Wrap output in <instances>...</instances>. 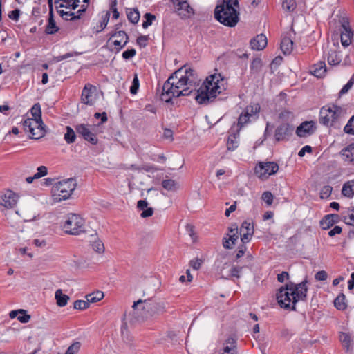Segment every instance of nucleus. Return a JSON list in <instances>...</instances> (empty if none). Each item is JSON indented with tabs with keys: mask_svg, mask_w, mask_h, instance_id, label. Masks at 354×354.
Listing matches in <instances>:
<instances>
[{
	"mask_svg": "<svg viewBox=\"0 0 354 354\" xmlns=\"http://www.w3.org/2000/svg\"><path fill=\"white\" fill-rule=\"evenodd\" d=\"M182 76L188 83L190 88H193V91H196V100L199 104H206L213 101L217 95L222 93L225 90L223 84L224 80L221 77V74H214L207 77L198 90H196L195 85L198 82V77L196 71L191 68H183Z\"/></svg>",
	"mask_w": 354,
	"mask_h": 354,
	"instance_id": "obj_1",
	"label": "nucleus"
},
{
	"mask_svg": "<svg viewBox=\"0 0 354 354\" xmlns=\"http://www.w3.org/2000/svg\"><path fill=\"white\" fill-rule=\"evenodd\" d=\"M183 68L172 73L162 86L160 98L167 103L171 102L173 97L188 96L194 91L182 76Z\"/></svg>",
	"mask_w": 354,
	"mask_h": 354,
	"instance_id": "obj_2",
	"label": "nucleus"
},
{
	"mask_svg": "<svg viewBox=\"0 0 354 354\" xmlns=\"http://www.w3.org/2000/svg\"><path fill=\"white\" fill-rule=\"evenodd\" d=\"M132 307L136 310L138 318L142 320L156 317L166 311L165 303L154 298L139 299Z\"/></svg>",
	"mask_w": 354,
	"mask_h": 354,
	"instance_id": "obj_3",
	"label": "nucleus"
},
{
	"mask_svg": "<svg viewBox=\"0 0 354 354\" xmlns=\"http://www.w3.org/2000/svg\"><path fill=\"white\" fill-rule=\"evenodd\" d=\"M214 17L224 26L234 27L239 20V12L234 7L219 3L214 9Z\"/></svg>",
	"mask_w": 354,
	"mask_h": 354,
	"instance_id": "obj_4",
	"label": "nucleus"
},
{
	"mask_svg": "<svg viewBox=\"0 0 354 354\" xmlns=\"http://www.w3.org/2000/svg\"><path fill=\"white\" fill-rule=\"evenodd\" d=\"M345 113L346 110L337 105L324 106L319 111V123L326 127L334 126Z\"/></svg>",
	"mask_w": 354,
	"mask_h": 354,
	"instance_id": "obj_5",
	"label": "nucleus"
},
{
	"mask_svg": "<svg viewBox=\"0 0 354 354\" xmlns=\"http://www.w3.org/2000/svg\"><path fill=\"white\" fill-rule=\"evenodd\" d=\"M76 186V181L72 178L55 183L52 189L55 200L60 201L68 199L75 189Z\"/></svg>",
	"mask_w": 354,
	"mask_h": 354,
	"instance_id": "obj_6",
	"label": "nucleus"
},
{
	"mask_svg": "<svg viewBox=\"0 0 354 354\" xmlns=\"http://www.w3.org/2000/svg\"><path fill=\"white\" fill-rule=\"evenodd\" d=\"M63 229L66 234L78 235L84 230V220L79 215L69 214L67 215Z\"/></svg>",
	"mask_w": 354,
	"mask_h": 354,
	"instance_id": "obj_7",
	"label": "nucleus"
},
{
	"mask_svg": "<svg viewBox=\"0 0 354 354\" xmlns=\"http://www.w3.org/2000/svg\"><path fill=\"white\" fill-rule=\"evenodd\" d=\"M308 281L306 279L303 281L299 283H294L292 282H290L288 283V286L290 288L292 297V309L293 310H296V304L299 301H306L307 299V292H308V287H307Z\"/></svg>",
	"mask_w": 354,
	"mask_h": 354,
	"instance_id": "obj_8",
	"label": "nucleus"
},
{
	"mask_svg": "<svg viewBox=\"0 0 354 354\" xmlns=\"http://www.w3.org/2000/svg\"><path fill=\"white\" fill-rule=\"evenodd\" d=\"M89 1L90 0H82L83 4L81 6V8L77 10V14L74 13V17L70 18V21H75L80 19L82 15L86 12ZM59 1L62 2L59 5V8L64 7L71 10H75L80 3V0H55V3L57 4Z\"/></svg>",
	"mask_w": 354,
	"mask_h": 354,
	"instance_id": "obj_9",
	"label": "nucleus"
},
{
	"mask_svg": "<svg viewBox=\"0 0 354 354\" xmlns=\"http://www.w3.org/2000/svg\"><path fill=\"white\" fill-rule=\"evenodd\" d=\"M279 169V166L274 162H259L254 168V173L259 178H267L269 176L274 174Z\"/></svg>",
	"mask_w": 354,
	"mask_h": 354,
	"instance_id": "obj_10",
	"label": "nucleus"
},
{
	"mask_svg": "<svg viewBox=\"0 0 354 354\" xmlns=\"http://www.w3.org/2000/svg\"><path fill=\"white\" fill-rule=\"evenodd\" d=\"M290 288L288 283L285 286L280 288L277 293V299L280 306L284 309L293 310L292 309V297Z\"/></svg>",
	"mask_w": 354,
	"mask_h": 354,
	"instance_id": "obj_11",
	"label": "nucleus"
},
{
	"mask_svg": "<svg viewBox=\"0 0 354 354\" xmlns=\"http://www.w3.org/2000/svg\"><path fill=\"white\" fill-rule=\"evenodd\" d=\"M342 28L341 42L343 46L347 47L351 44L353 37V32L350 27L349 22L347 19H342Z\"/></svg>",
	"mask_w": 354,
	"mask_h": 354,
	"instance_id": "obj_12",
	"label": "nucleus"
},
{
	"mask_svg": "<svg viewBox=\"0 0 354 354\" xmlns=\"http://www.w3.org/2000/svg\"><path fill=\"white\" fill-rule=\"evenodd\" d=\"M316 123L313 121L303 122L296 129V134L300 138H306L315 133Z\"/></svg>",
	"mask_w": 354,
	"mask_h": 354,
	"instance_id": "obj_13",
	"label": "nucleus"
},
{
	"mask_svg": "<svg viewBox=\"0 0 354 354\" xmlns=\"http://www.w3.org/2000/svg\"><path fill=\"white\" fill-rule=\"evenodd\" d=\"M293 129L294 127L288 123H283L280 124L275 130L274 138L276 140L279 142L288 140L292 135Z\"/></svg>",
	"mask_w": 354,
	"mask_h": 354,
	"instance_id": "obj_14",
	"label": "nucleus"
},
{
	"mask_svg": "<svg viewBox=\"0 0 354 354\" xmlns=\"http://www.w3.org/2000/svg\"><path fill=\"white\" fill-rule=\"evenodd\" d=\"M18 195L11 190H7L0 198V204L7 209H12L17 205Z\"/></svg>",
	"mask_w": 354,
	"mask_h": 354,
	"instance_id": "obj_15",
	"label": "nucleus"
},
{
	"mask_svg": "<svg viewBox=\"0 0 354 354\" xmlns=\"http://www.w3.org/2000/svg\"><path fill=\"white\" fill-rule=\"evenodd\" d=\"M75 130L79 135H81L82 138L91 143L92 145H96L98 139L95 133L91 132L88 129V125L84 124H80L76 126Z\"/></svg>",
	"mask_w": 354,
	"mask_h": 354,
	"instance_id": "obj_16",
	"label": "nucleus"
},
{
	"mask_svg": "<svg viewBox=\"0 0 354 354\" xmlns=\"http://www.w3.org/2000/svg\"><path fill=\"white\" fill-rule=\"evenodd\" d=\"M96 91V87L91 84H86L81 95V101L82 103L87 105H93L94 101L93 99V94Z\"/></svg>",
	"mask_w": 354,
	"mask_h": 354,
	"instance_id": "obj_17",
	"label": "nucleus"
},
{
	"mask_svg": "<svg viewBox=\"0 0 354 354\" xmlns=\"http://www.w3.org/2000/svg\"><path fill=\"white\" fill-rule=\"evenodd\" d=\"M111 37H117L118 39L113 41V44L116 48V53H118L122 48H124L129 41V36L122 30L115 31L111 34Z\"/></svg>",
	"mask_w": 354,
	"mask_h": 354,
	"instance_id": "obj_18",
	"label": "nucleus"
},
{
	"mask_svg": "<svg viewBox=\"0 0 354 354\" xmlns=\"http://www.w3.org/2000/svg\"><path fill=\"white\" fill-rule=\"evenodd\" d=\"M178 14L182 19L189 18L194 15V9L189 6L187 0L179 1L176 4Z\"/></svg>",
	"mask_w": 354,
	"mask_h": 354,
	"instance_id": "obj_19",
	"label": "nucleus"
},
{
	"mask_svg": "<svg viewBox=\"0 0 354 354\" xmlns=\"http://www.w3.org/2000/svg\"><path fill=\"white\" fill-rule=\"evenodd\" d=\"M267 37L263 34L257 35L250 41V46L252 50H261L267 46Z\"/></svg>",
	"mask_w": 354,
	"mask_h": 354,
	"instance_id": "obj_20",
	"label": "nucleus"
},
{
	"mask_svg": "<svg viewBox=\"0 0 354 354\" xmlns=\"http://www.w3.org/2000/svg\"><path fill=\"white\" fill-rule=\"evenodd\" d=\"M32 120L37 122V124L35 126L32 125L33 131L32 132H30L31 136L30 138L32 139H39L43 137L46 133L45 124H44L42 120H39L32 119Z\"/></svg>",
	"mask_w": 354,
	"mask_h": 354,
	"instance_id": "obj_21",
	"label": "nucleus"
},
{
	"mask_svg": "<svg viewBox=\"0 0 354 354\" xmlns=\"http://www.w3.org/2000/svg\"><path fill=\"white\" fill-rule=\"evenodd\" d=\"M339 216L337 214H331L326 215L320 221V225L323 230H328L338 221Z\"/></svg>",
	"mask_w": 354,
	"mask_h": 354,
	"instance_id": "obj_22",
	"label": "nucleus"
},
{
	"mask_svg": "<svg viewBox=\"0 0 354 354\" xmlns=\"http://www.w3.org/2000/svg\"><path fill=\"white\" fill-rule=\"evenodd\" d=\"M59 28L56 25L54 19L53 11L49 10V17L48 20V24L46 26L45 32L47 35H53L58 32Z\"/></svg>",
	"mask_w": 354,
	"mask_h": 354,
	"instance_id": "obj_23",
	"label": "nucleus"
},
{
	"mask_svg": "<svg viewBox=\"0 0 354 354\" xmlns=\"http://www.w3.org/2000/svg\"><path fill=\"white\" fill-rule=\"evenodd\" d=\"M340 154L345 161L354 164V143H351L347 147L342 149Z\"/></svg>",
	"mask_w": 354,
	"mask_h": 354,
	"instance_id": "obj_24",
	"label": "nucleus"
},
{
	"mask_svg": "<svg viewBox=\"0 0 354 354\" xmlns=\"http://www.w3.org/2000/svg\"><path fill=\"white\" fill-rule=\"evenodd\" d=\"M311 73L317 77L321 78L324 76L326 72V66L324 62H319L315 64L312 70Z\"/></svg>",
	"mask_w": 354,
	"mask_h": 354,
	"instance_id": "obj_25",
	"label": "nucleus"
},
{
	"mask_svg": "<svg viewBox=\"0 0 354 354\" xmlns=\"http://www.w3.org/2000/svg\"><path fill=\"white\" fill-rule=\"evenodd\" d=\"M293 41L290 37H285L281 42V49L284 55H289L292 50Z\"/></svg>",
	"mask_w": 354,
	"mask_h": 354,
	"instance_id": "obj_26",
	"label": "nucleus"
},
{
	"mask_svg": "<svg viewBox=\"0 0 354 354\" xmlns=\"http://www.w3.org/2000/svg\"><path fill=\"white\" fill-rule=\"evenodd\" d=\"M55 297L56 299L57 305L59 307H64L66 306L68 301L69 300V297L63 294L61 289L56 290Z\"/></svg>",
	"mask_w": 354,
	"mask_h": 354,
	"instance_id": "obj_27",
	"label": "nucleus"
},
{
	"mask_svg": "<svg viewBox=\"0 0 354 354\" xmlns=\"http://www.w3.org/2000/svg\"><path fill=\"white\" fill-rule=\"evenodd\" d=\"M260 111V105L259 104H254L248 106L244 112L249 115L252 120L258 118V113Z\"/></svg>",
	"mask_w": 354,
	"mask_h": 354,
	"instance_id": "obj_28",
	"label": "nucleus"
},
{
	"mask_svg": "<svg viewBox=\"0 0 354 354\" xmlns=\"http://www.w3.org/2000/svg\"><path fill=\"white\" fill-rule=\"evenodd\" d=\"M342 193L348 198H352L354 196V180L348 181L343 185Z\"/></svg>",
	"mask_w": 354,
	"mask_h": 354,
	"instance_id": "obj_29",
	"label": "nucleus"
},
{
	"mask_svg": "<svg viewBox=\"0 0 354 354\" xmlns=\"http://www.w3.org/2000/svg\"><path fill=\"white\" fill-rule=\"evenodd\" d=\"M334 306L339 310H344L347 308L346 303V296L344 293H340L334 300Z\"/></svg>",
	"mask_w": 354,
	"mask_h": 354,
	"instance_id": "obj_30",
	"label": "nucleus"
},
{
	"mask_svg": "<svg viewBox=\"0 0 354 354\" xmlns=\"http://www.w3.org/2000/svg\"><path fill=\"white\" fill-rule=\"evenodd\" d=\"M127 17L130 22L137 24L140 19V12L138 8L127 9Z\"/></svg>",
	"mask_w": 354,
	"mask_h": 354,
	"instance_id": "obj_31",
	"label": "nucleus"
},
{
	"mask_svg": "<svg viewBox=\"0 0 354 354\" xmlns=\"http://www.w3.org/2000/svg\"><path fill=\"white\" fill-rule=\"evenodd\" d=\"M342 61L341 57L339 56L338 53L335 50H330L328 52V63L331 66H337Z\"/></svg>",
	"mask_w": 354,
	"mask_h": 354,
	"instance_id": "obj_32",
	"label": "nucleus"
},
{
	"mask_svg": "<svg viewBox=\"0 0 354 354\" xmlns=\"http://www.w3.org/2000/svg\"><path fill=\"white\" fill-rule=\"evenodd\" d=\"M339 339L343 347L346 350H348L351 346L353 342L351 335L348 333L342 332L339 334Z\"/></svg>",
	"mask_w": 354,
	"mask_h": 354,
	"instance_id": "obj_33",
	"label": "nucleus"
},
{
	"mask_svg": "<svg viewBox=\"0 0 354 354\" xmlns=\"http://www.w3.org/2000/svg\"><path fill=\"white\" fill-rule=\"evenodd\" d=\"M238 137L236 134H230L227 142V148L230 151H234L238 147Z\"/></svg>",
	"mask_w": 354,
	"mask_h": 354,
	"instance_id": "obj_34",
	"label": "nucleus"
},
{
	"mask_svg": "<svg viewBox=\"0 0 354 354\" xmlns=\"http://www.w3.org/2000/svg\"><path fill=\"white\" fill-rule=\"evenodd\" d=\"M162 187L167 191H176L178 189V184L172 179L163 180L162 181Z\"/></svg>",
	"mask_w": 354,
	"mask_h": 354,
	"instance_id": "obj_35",
	"label": "nucleus"
},
{
	"mask_svg": "<svg viewBox=\"0 0 354 354\" xmlns=\"http://www.w3.org/2000/svg\"><path fill=\"white\" fill-rule=\"evenodd\" d=\"M66 133L64 134V140L68 144L73 143L76 139L74 130L69 126H66Z\"/></svg>",
	"mask_w": 354,
	"mask_h": 354,
	"instance_id": "obj_36",
	"label": "nucleus"
},
{
	"mask_svg": "<svg viewBox=\"0 0 354 354\" xmlns=\"http://www.w3.org/2000/svg\"><path fill=\"white\" fill-rule=\"evenodd\" d=\"M104 297V294L102 292L98 291L95 294H89L87 295L86 298L88 300V303H95L100 301Z\"/></svg>",
	"mask_w": 354,
	"mask_h": 354,
	"instance_id": "obj_37",
	"label": "nucleus"
},
{
	"mask_svg": "<svg viewBox=\"0 0 354 354\" xmlns=\"http://www.w3.org/2000/svg\"><path fill=\"white\" fill-rule=\"evenodd\" d=\"M31 114L34 117L33 119L41 120V106L39 103H36L31 108Z\"/></svg>",
	"mask_w": 354,
	"mask_h": 354,
	"instance_id": "obj_38",
	"label": "nucleus"
},
{
	"mask_svg": "<svg viewBox=\"0 0 354 354\" xmlns=\"http://www.w3.org/2000/svg\"><path fill=\"white\" fill-rule=\"evenodd\" d=\"M282 7L287 11L292 12L296 8V1L295 0H283Z\"/></svg>",
	"mask_w": 354,
	"mask_h": 354,
	"instance_id": "obj_39",
	"label": "nucleus"
},
{
	"mask_svg": "<svg viewBox=\"0 0 354 354\" xmlns=\"http://www.w3.org/2000/svg\"><path fill=\"white\" fill-rule=\"evenodd\" d=\"M37 124V122L35 120H32V118H27L22 123L24 131H28L30 133L32 132L33 131L32 125L35 126Z\"/></svg>",
	"mask_w": 354,
	"mask_h": 354,
	"instance_id": "obj_40",
	"label": "nucleus"
},
{
	"mask_svg": "<svg viewBox=\"0 0 354 354\" xmlns=\"http://www.w3.org/2000/svg\"><path fill=\"white\" fill-rule=\"evenodd\" d=\"M344 131L349 135H354V115H353L344 128Z\"/></svg>",
	"mask_w": 354,
	"mask_h": 354,
	"instance_id": "obj_41",
	"label": "nucleus"
},
{
	"mask_svg": "<svg viewBox=\"0 0 354 354\" xmlns=\"http://www.w3.org/2000/svg\"><path fill=\"white\" fill-rule=\"evenodd\" d=\"M89 306L90 305H89L88 300H86V301L76 300L73 303V308L75 309L81 310L87 309L89 307Z\"/></svg>",
	"mask_w": 354,
	"mask_h": 354,
	"instance_id": "obj_42",
	"label": "nucleus"
},
{
	"mask_svg": "<svg viewBox=\"0 0 354 354\" xmlns=\"http://www.w3.org/2000/svg\"><path fill=\"white\" fill-rule=\"evenodd\" d=\"M144 17L145 19V21L142 23V27L144 28H147L151 26L153 23V21L156 19V16L149 12L145 13Z\"/></svg>",
	"mask_w": 354,
	"mask_h": 354,
	"instance_id": "obj_43",
	"label": "nucleus"
},
{
	"mask_svg": "<svg viewBox=\"0 0 354 354\" xmlns=\"http://www.w3.org/2000/svg\"><path fill=\"white\" fill-rule=\"evenodd\" d=\"M243 267L239 266H234L232 267L230 271V277H236L239 279L241 277V273L242 272Z\"/></svg>",
	"mask_w": 354,
	"mask_h": 354,
	"instance_id": "obj_44",
	"label": "nucleus"
},
{
	"mask_svg": "<svg viewBox=\"0 0 354 354\" xmlns=\"http://www.w3.org/2000/svg\"><path fill=\"white\" fill-rule=\"evenodd\" d=\"M252 120V119L243 111L239 117L238 125L240 128H242L245 124Z\"/></svg>",
	"mask_w": 354,
	"mask_h": 354,
	"instance_id": "obj_45",
	"label": "nucleus"
},
{
	"mask_svg": "<svg viewBox=\"0 0 354 354\" xmlns=\"http://www.w3.org/2000/svg\"><path fill=\"white\" fill-rule=\"evenodd\" d=\"M353 84H354V75H353L351 77V78L349 80V81L341 89V91L339 93V96L341 97L342 95L346 94L351 88Z\"/></svg>",
	"mask_w": 354,
	"mask_h": 354,
	"instance_id": "obj_46",
	"label": "nucleus"
},
{
	"mask_svg": "<svg viewBox=\"0 0 354 354\" xmlns=\"http://www.w3.org/2000/svg\"><path fill=\"white\" fill-rule=\"evenodd\" d=\"M333 188L330 185L324 186L320 191V198H328L332 192Z\"/></svg>",
	"mask_w": 354,
	"mask_h": 354,
	"instance_id": "obj_47",
	"label": "nucleus"
},
{
	"mask_svg": "<svg viewBox=\"0 0 354 354\" xmlns=\"http://www.w3.org/2000/svg\"><path fill=\"white\" fill-rule=\"evenodd\" d=\"M80 343L79 342H75L73 343L66 350L65 354H75L78 352L80 348Z\"/></svg>",
	"mask_w": 354,
	"mask_h": 354,
	"instance_id": "obj_48",
	"label": "nucleus"
},
{
	"mask_svg": "<svg viewBox=\"0 0 354 354\" xmlns=\"http://www.w3.org/2000/svg\"><path fill=\"white\" fill-rule=\"evenodd\" d=\"M139 85V80L138 75L136 74L133 79L132 85L130 87V92L131 94L135 95L137 93Z\"/></svg>",
	"mask_w": 354,
	"mask_h": 354,
	"instance_id": "obj_49",
	"label": "nucleus"
},
{
	"mask_svg": "<svg viewBox=\"0 0 354 354\" xmlns=\"http://www.w3.org/2000/svg\"><path fill=\"white\" fill-rule=\"evenodd\" d=\"M92 247L93 249L98 253H102L104 251V244L100 240L93 241Z\"/></svg>",
	"mask_w": 354,
	"mask_h": 354,
	"instance_id": "obj_50",
	"label": "nucleus"
},
{
	"mask_svg": "<svg viewBox=\"0 0 354 354\" xmlns=\"http://www.w3.org/2000/svg\"><path fill=\"white\" fill-rule=\"evenodd\" d=\"M241 233V240L242 241L243 243H248L253 234H254V232L253 231H247V232H240Z\"/></svg>",
	"mask_w": 354,
	"mask_h": 354,
	"instance_id": "obj_51",
	"label": "nucleus"
},
{
	"mask_svg": "<svg viewBox=\"0 0 354 354\" xmlns=\"http://www.w3.org/2000/svg\"><path fill=\"white\" fill-rule=\"evenodd\" d=\"M261 198L268 205H270L273 202V195L270 192H268V191L264 192L263 193Z\"/></svg>",
	"mask_w": 354,
	"mask_h": 354,
	"instance_id": "obj_52",
	"label": "nucleus"
},
{
	"mask_svg": "<svg viewBox=\"0 0 354 354\" xmlns=\"http://www.w3.org/2000/svg\"><path fill=\"white\" fill-rule=\"evenodd\" d=\"M261 67V61L259 58H255L253 59L252 64H251V70L253 71L255 73L259 72Z\"/></svg>",
	"mask_w": 354,
	"mask_h": 354,
	"instance_id": "obj_53",
	"label": "nucleus"
},
{
	"mask_svg": "<svg viewBox=\"0 0 354 354\" xmlns=\"http://www.w3.org/2000/svg\"><path fill=\"white\" fill-rule=\"evenodd\" d=\"M48 173L47 167L45 166H39L37 168V172L35 174V178H40L44 176H46Z\"/></svg>",
	"mask_w": 354,
	"mask_h": 354,
	"instance_id": "obj_54",
	"label": "nucleus"
},
{
	"mask_svg": "<svg viewBox=\"0 0 354 354\" xmlns=\"http://www.w3.org/2000/svg\"><path fill=\"white\" fill-rule=\"evenodd\" d=\"M122 340L129 346H132L133 342V337L130 335L127 330L124 332L123 330H122Z\"/></svg>",
	"mask_w": 354,
	"mask_h": 354,
	"instance_id": "obj_55",
	"label": "nucleus"
},
{
	"mask_svg": "<svg viewBox=\"0 0 354 354\" xmlns=\"http://www.w3.org/2000/svg\"><path fill=\"white\" fill-rule=\"evenodd\" d=\"M344 221L347 225H354V209L351 211L348 216L344 217Z\"/></svg>",
	"mask_w": 354,
	"mask_h": 354,
	"instance_id": "obj_56",
	"label": "nucleus"
},
{
	"mask_svg": "<svg viewBox=\"0 0 354 354\" xmlns=\"http://www.w3.org/2000/svg\"><path fill=\"white\" fill-rule=\"evenodd\" d=\"M136 51L134 48L128 49L122 53V58L129 59L136 55Z\"/></svg>",
	"mask_w": 354,
	"mask_h": 354,
	"instance_id": "obj_57",
	"label": "nucleus"
},
{
	"mask_svg": "<svg viewBox=\"0 0 354 354\" xmlns=\"http://www.w3.org/2000/svg\"><path fill=\"white\" fill-rule=\"evenodd\" d=\"M250 230L254 232V227L251 226V223L250 222H248V221H245L241 226L240 232L247 231L250 232Z\"/></svg>",
	"mask_w": 354,
	"mask_h": 354,
	"instance_id": "obj_58",
	"label": "nucleus"
},
{
	"mask_svg": "<svg viewBox=\"0 0 354 354\" xmlns=\"http://www.w3.org/2000/svg\"><path fill=\"white\" fill-rule=\"evenodd\" d=\"M328 274L324 270L318 271L315 275V279L317 281H325L326 280Z\"/></svg>",
	"mask_w": 354,
	"mask_h": 354,
	"instance_id": "obj_59",
	"label": "nucleus"
},
{
	"mask_svg": "<svg viewBox=\"0 0 354 354\" xmlns=\"http://www.w3.org/2000/svg\"><path fill=\"white\" fill-rule=\"evenodd\" d=\"M222 245L224 248L225 249H232L234 247V245L230 241V239H228V236L225 235L223 239H222Z\"/></svg>",
	"mask_w": 354,
	"mask_h": 354,
	"instance_id": "obj_60",
	"label": "nucleus"
},
{
	"mask_svg": "<svg viewBox=\"0 0 354 354\" xmlns=\"http://www.w3.org/2000/svg\"><path fill=\"white\" fill-rule=\"evenodd\" d=\"M221 3H222L225 6L234 7L235 8H239V1L238 0H222Z\"/></svg>",
	"mask_w": 354,
	"mask_h": 354,
	"instance_id": "obj_61",
	"label": "nucleus"
},
{
	"mask_svg": "<svg viewBox=\"0 0 354 354\" xmlns=\"http://www.w3.org/2000/svg\"><path fill=\"white\" fill-rule=\"evenodd\" d=\"M202 260L200 259H195L193 260H191L189 262L190 266L193 268L194 270H198L201 265H202Z\"/></svg>",
	"mask_w": 354,
	"mask_h": 354,
	"instance_id": "obj_62",
	"label": "nucleus"
},
{
	"mask_svg": "<svg viewBox=\"0 0 354 354\" xmlns=\"http://www.w3.org/2000/svg\"><path fill=\"white\" fill-rule=\"evenodd\" d=\"M148 40V36H145V35H140L139 36L138 38H137V44L140 46V47H145L147 46V41Z\"/></svg>",
	"mask_w": 354,
	"mask_h": 354,
	"instance_id": "obj_63",
	"label": "nucleus"
},
{
	"mask_svg": "<svg viewBox=\"0 0 354 354\" xmlns=\"http://www.w3.org/2000/svg\"><path fill=\"white\" fill-rule=\"evenodd\" d=\"M21 314L22 315H19V316H18V317H17V319H18L20 322L23 323V324L28 323V322L30 321V318H31L30 315H28V314H27V312H26V313H21Z\"/></svg>",
	"mask_w": 354,
	"mask_h": 354,
	"instance_id": "obj_64",
	"label": "nucleus"
}]
</instances>
